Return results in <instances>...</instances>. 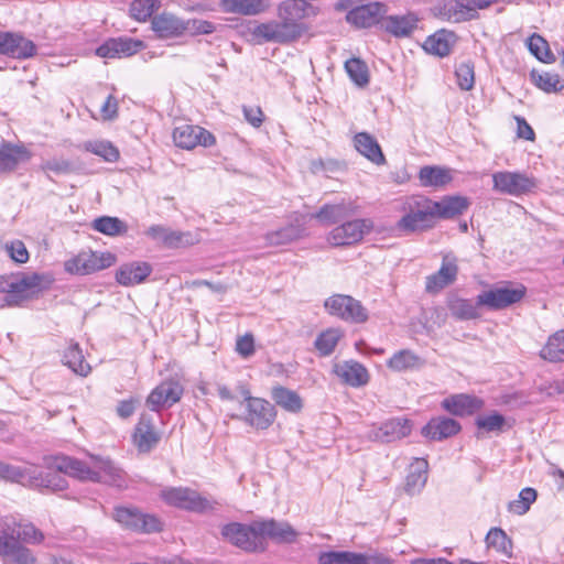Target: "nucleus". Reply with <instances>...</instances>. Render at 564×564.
Masks as SVG:
<instances>
[{
  "label": "nucleus",
  "instance_id": "c9c22d12",
  "mask_svg": "<svg viewBox=\"0 0 564 564\" xmlns=\"http://www.w3.org/2000/svg\"><path fill=\"white\" fill-rule=\"evenodd\" d=\"M447 306L451 314L457 319L469 321L480 317L478 312L480 305H477V302L473 303L469 300L452 296L447 301Z\"/></svg>",
  "mask_w": 564,
  "mask_h": 564
},
{
  "label": "nucleus",
  "instance_id": "9b49d317",
  "mask_svg": "<svg viewBox=\"0 0 564 564\" xmlns=\"http://www.w3.org/2000/svg\"><path fill=\"white\" fill-rule=\"evenodd\" d=\"M113 517L117 522L131 530L145 533L161 530V522L156 517L144 514L133 508L118 507L115 509Z\"/></svg>",
  "mask_w": 564,
  "mask_h": 564
},
{
  "label": "nucleus",
  "instance_id": "58836bf2",
  "mask_svg": "<svg viewBox=\"0 0 564 564\" xmlns=\"http://www.w3.org/2000/svg\"><path fill=\"white\" fill-rule=\"evenodd\" d=\"M272 399L279 406L291 413H299L303 408L299 393L284 387L274 388Z\"/></svg>",
  "mask_w": 564,
  "mask_h": 564
},
{
  "label": "nucleus",
  "instance_id": "49530a36",
  "mask_svg": "<svg viewBox=\"0 0 564 564\" xmlns=\"http://www.w3.org/2000/svg\"><path fill=\"white\" fill-rule=\"evenodd\" d=\"M458 265L454 256L446 254L443 257L440 270L429 278L427 282H453L457 278Z\"/></svg>",
  "mask_w": 564,
  "mask_h": 564
},
{
  "label": "nucleus",
  "instance_id": "de8ad7c7",
  "mask_svg": "<svg viewBox=\"0 0 564 564\" xmlns=\"http://www.w3.org/2000/svg\"><path fill=\"white\" fill-rule=\"evenodd\" d=\"M341 336L343 333L338 328H328L317 336L315 348L321 355L328 356L334 351Z\"/></svg>",
  "mask_w": 564,
  "mask_h": 564
},
{
  "label": "nucleus",
  "instance_id": "5fc2aeb1",
  "mask_svg": "<svg viewBox=\"0 0 564 564\" xmlns=\"http://www.w3.org/2000/svg\"><path fill=\"white\" fill-rule=\"evenodd\" d=\"M159 7L160 0H133L130 4V15L137 21L144 22Z\"/></svg>",
  "mask_w": 564,
  "mask_h": 564
},
{
  "label": "nucleus",
  "instance_id": "5701e85b",
  "mask_svg": "<svg viewBox=\"0 0 564 564\" xmlns=\"http://www.w3.org/2000/svg\"><path fill=\"white\" fill-rule=\"evenodd\" d=\"M335 373L348 386L359 388L369 381V373L360 362L350 360L336 365Z\"/></svg>",
  "mask_w": 564,
  "mask_h": 564
},
{
  "label": "nucleus",
  "instance_id": "338daca9",
  "mask_svg": "<svg viewBox=\"0 0 564 564\" xmlns=\"http://www.w3.org/2000/svg\"><path fill=\"white\" fill-rule=\"evenodd\" d=\"M237 351L242 357H249L254 352V340L253 336L250 334H246L237 339L236 344Z\"/></svg>",
  "mask_w": 564,
  "mask_h": 564
},
{
  "label": "nucleus",
  "instance_id": "72a5a7b5",
  "mask_svg": "<svg viewBox=\"0 0 564 564\" xmlns=\"http://www.w3.org/2000/svg\"><path fill=\"white\" fill-rule=\"evenodd\" d=\"M152 268L148 262L133 261L122 264L116 274L117 282H142L145 280Z\"/></svg>",
  "mask_w": 564,
  "mask_h": 564
},
{
  "label": "nucleus",
  "instance_id": "a19ab883",
  "mask_svg": "<svg viewBox=\"0 0 564 564\" xmlns=\"http://www.w3.org/2000/svg\"><path fill=\"white\" fill-rule=\"evenodd\" d=\"M540 356L549 361L564 360V329L551 335L540 351Z\"/></svg>",
  "mask_w": 564,
  "mask_h": 564
},
{
  "label": "nucleus",
  "instance_id": "4468645a",
  "mask_svg": "<svg viewBox=\"0 0 564 564\" xmlns=\"http://www.w3.org/2000/svg\"><path fill=\"white\" fill-rule=\"evenodd\" d=\"M44 290V284H0L2 306L23 305L37 299Z\"/></svg>",
  "mask_w": 564,
  "mask_h": 564
},
{
  "label": "nucleus",
  "instance_id": "69168bd1",
  "mask_svg": "<svg viewBox=\"0 0 564 564\" xmlns=\"http://www.w3.org/2000/svg\"><path fill=\"white\" fill-rule=\"evenodd\" d=\"M242 112L245 119L254 128H259L263 122V112L260 107L256 106H243Z\"/></svg>",
  "mask_w": 564,
  "mask_h": 564
},
{
  "label": "nucleus",
  "instance_id": "ddd939ff",
  "mask_svg": "<svg viewBox=\"0 0 564 564\" xmlns=\"http://www.w3.org/2000/svg\"><path fill=\"white\" fill-rule=\"evenodd\" d=\"M223 535L236 546L246 551H258L262 549L260 534L254 530V522L250 525L230 523L223 528Z\"/></svg>",
  "mask_w": 564,
  "mask_h": 564
},
{
  "label": "nucleus",
  "instance_id": "423d86ee",
  "mask_svg": "<svg viewBox=\"0 0 564 564\" xmlns=\"http://www.w3.org/2000/svg\"><path fill=\"white\" fill-rule=\"evenodd\" d=\"M116 257L110 252L83 251L73 259L65 262V270L73 274H90L111 267Z\"/></svg>",
  "mask_w": 564,
  "mask_h": 564
},
{
  "label": "nucleus",
  "instance_id": "a878e982",
  "mask_svg": "<svg viewBox=\"0 0 564 564\" xmlns=\"http://www.w3.org/2000/svg\"><path fill=\"white\" fill-rule=\"evenodd\" d=\"M442 405L449 413L463 416L478 411L482 402L475 397L462 393L444 399Z\"/></svg>",
  "mask_w": 564,
  "mask_h": 564
},
{
  "label": "nucleus",
  "instance_id": "aec40b11",
  "mask_svg": "<svg viewBox=\"0 0 564 564\" xmlns=\"http://www.w3.org/2000/svg\"><path fill=\"white\" fill-rule=\"evenodd\" d=\"M161 440L160 433L155 430L152 417L141 414L134 429L133 443L140 453H149Z\"/></svg>",
  "mask_w": 564,
  "mask_h": 564
},
{
  "label": "nucleus",
  "instance_id": "6ab92c4d",
  "mask_svg": "<svg viewBox=\"0 0 564 564\" xmlns=\"http://www.w3.org/2000/svg\"><path fill=\"white\" fill-rule=\"evenodd\" d=\"M143 48V42L130 37L109 39L96 50L104 58L131 56Z\"/></svg>",
  "mask_w": 564,
  "mask_h": 564
},
{
  "label": "nucleus",
  "instance_id": "774afa93",
  "mask_svg": "<svg viewBox=\"0 0 564 564\" xmlns=\"http://www.w3.org/2000/svg\"><path fill=\"white\" fill-rule=\"evenodd\" d=\"M514 120L517 121V137L528 141H534L535 133L527 120L520 116H514Z\"/></svg>",
  "mask_w": 564,
  "mask_h": 564
},
{
  "label": "nucleus",
  "instance_id": "09e8293b",
  "mask_svg": "<svg viewBox=\"0 0 564 564\" xmlns=\"http://www.w3.org/2000/svg\"><path fill=\"white\" fill-rule=\"evenodd\" d=\"M434 205H437L436 215L451 218L462 214L468 207V202L466 198L457 196L445 199L442 203H434Z\"/></svg>",
  "mask_w": 564,
  "mask_h": 564
},
{
  "label": "nucleus",
  "instance_id": "e433bc0d",
  "mask_svg": "<svg viewBox=\"0 0 564 564\" xmlns=\"http://www.w3.org/2000/svg\"><path fill=\"white\" fill-rule=\"evenodd\" d=\"M423 186L442 187L452 181L451 170L440 166H424L419 173Z\"/></svg>",
  "mask_w": 564,
  "mask_h": 564
},
{
  "label": "nucleus",
  "instance_id": "6e6552de",
  "mask_svg": "<svg viewBox=\"0 0 564 564\" xmlns=\"http://www.w3.org/2000/svg\"><path fill=\"white\" fill-rule=\"evenodd\" d=\"M274 406L267 400L246 397V414L242 420L257 430H267L275 420Z\"/></svg>",
  "mask_w": 564,
  "mask_h": 564
},
{
  "label": "nucleus",
  "instance_id": "4d7b16f0",
  "mask_svg": "<svg viewBox=\"0 0 564 564\" xmlns=\"http://www.w3.org/2000/svg\"><path fill=\"white\" fill-rule=\"evenodd\" d=\"M17 542H25L30 544H40L44 540L42 531L36 529L34 524L30 522H23L21 531L15 535Z\"/></svg>",
  "mask_w": 564,
  "mask_h": 564
},
{
  "label": "nucleus",
  "instance_id": "8fccbe9b",
  "mask_svg": "<svg viewBox=\"0 0 564 564\" xmlns=\"http://www.w3.org/2000/svg\"><path fill=\"white\" fill-rule=\"evenodd\" d=\"M345 69L349 78L358 86L362 87L369 83V73L367 65L359 58H350L345 63Z\"/></svg>",
  "mask_w": 564,
  "mask_h": 564
},
{
  "label": "nucleus",
  "instance_id": "b1692460",
  "mask_svg": "<svg viewBox=\"0 0 564 564\" xmlns=\"http://www.w3.org/2000/svg\"><path fill=\"white\" fill-rule=\"evenodd\" d=\"M460 431L459 423L451 417L438 416L432 419L422 430L423 435L434 441L451 437Z\"/></svg>",
  "mask_w": 564,
  "mask_h": 564
},
{
  "label": "nucleus",
  "instance_id": "7ed1b4c3",
  "mask_svg": "<svg viewBox=\"0 0 564 564\" xmlns=\"http://www.w3.org/2000/svg\"><path fill=\"white\" fill-rule=\"evenodd\" d=\"M437 205L425 197H410L404 203L405 215L399 220L398 227L405 231L421 230L430 227L436 216Z\"/></svg>",
  "mask_w": 564,
  "mask_h": 564
},
{
  "label": "nucleus",
  "instance_id": "f3484780",
  "mask_svg": "<svg viewBox=\"0 0 564 564\" xmlns=\"http://www.w3.org/2000/svg\"><path fill=\"white\" fill-rule=\"evenodd\" d=\"M254 530L260 534V540L269 538L278 543H292L297 536V532L288 522L273 519L254 521Z\"/></svg>",
  "mask_w": 564,
  "mask_h": 564
},
{
  "label": "nucleus",
  "instance_id": "7c9ffc66",
  "mask_svg": "<svg viewBox=\"0 0 564 564\" xmlns=\"http://www.w3.org/2000/svg\"><path fill=\"white\" fill-rule=\"evenodd\" d=\"M417 21L416 15L412 13L405 15H389L383 20L382 26L394 36H408L416 29Z\"/></svg>",
  "mask_w": 564,
  "mask_h": 564
},
{
  "label": "nucleus",
  "instance_id": "f8f14e48",
  "mask_svg": "<svg viewBox=\"0 0 564 564\" xmlns=\"http://www.w3.org/2000/svg\"><path fill=\"white\" fill-rule=\"evenodd\" d=\"M173 141L176 147L191 150L197 145H213L215 143V137L199 126L183 123L174 128Z\"/></svg>",
  "mask_w": 564,
  "mask_h": 564
},
{
  "label": "nucleus",
  "instance_id": "c03bdc74",
  "mask_svg": "<svg viewBox=\"0 0 564 564\" xmlns=\"http://www.w3.org/2000/svg\"><path fill=\"white\" fill-rule=\"evenodd\" d=\"M93 229L107 236H118L127 231V225L117 217L101 216L91 224Z\"/></svg>",
  "mask_w": 564,
  "mask_h": 564
},
{
  "label": "nucleus",
  "instance_id": "680f3d73",
  "mask_svg": "<svg viewBox=\"0 0 564 564\" xmlns=\"http://www.w3.org/2000/svg\"><path fill=\"white\" fill-rule=\"evenodd\" d=\"M8 256L18 263H25L29 260V251L21 240H14L6 245Z\"/></svg>",
  "mask_w": 564,
  "mask_h": 564
},
{
  "label": "nucleus",
  "instance_id": "3c124183",
  "mask_svg": "<svg viewBox=\"0 0 564 564\" xmlns=\"http://www.w3.org/2000/svg\"><path fill=\"white\" fill-rule=\"evenodd\" d=\"M529 51L541 62L552 63L555 61L550 52L547 42L539 34H533L528 39Z\"/></svg>",
  "mask_w": 564,
  "mask_h": 564
},
{
  "label": "nucleus",
  "instance_id": "20e7f679",
  "mask_svg": "<svg viewBox=\"0 0 564 564\" xmlns=\"http://www.w3.org/2000/svg\"><path fill=\"white\" fill-rule=\"evenodd\" d=\"M161 498L170 506L186 509L194 512L214 510L219 505L200 496L197 491L183 487H171L161 491Z\"/></svg>",
  "mask_w": 564,
  "mask_h": 564
},
{
  "label": "nucleus",
  "instance_id": "9d476101",
  "mask_svg": "<svg viewBox=\"0 0 564 564\" xmlns=\"http://www.w3.org/2000/svg\"><path fill=\"white\" fill-rule=\"evenodd\" d=\"M525 288L509 289L499 288L495 290L484 291L477 295V305H481L491 311L503 310L514 303L520 302L525 295Z\"/></svg>",
  "mask_w": 564,
  "mask_h": 564
},
{
  "label": "nucleus",
  "instance_id": "e2e57ef3",
  "mask_svg": "<svg viewBox=\"0 0 564 564\" xmlns=\"http://www.w3.org/2000/svg\"><path fill=\"white\" fill-rule=\"evenodd\" d=\"M340 167V163L336 160H322V159H317V160H313L311 162V165H310V170L312 171V173L314 174H317V173H322V172H335L337 170H339Z\"/></svg>",
  "mask_w": 564,
  "mask_h": 564
},
{
  "label": "nucleus",
  "instance_id": "f704fd0d",
  "mask_svg": "<svg viewBox=\"0 0 564 564\" xmlns=\"http://www.w3.org/2000/svg\"><path fill=\"white\" fill-rule=\"evenodd\" d=\"M220 8L226 13L257 15L267 8L260 0H220Z\"/></svg>",
  "mask_w": 564,
  "mask_h": 564
},
{
  "label": "nucleus",
  "instance_id": "c85d7f7f",
  "mask_svg": "<svg viewBox=\"0 0 564 564\" xmlns=\"http://www.w3.org/2000/svg\"><path fill=\"white\" fill-rule=\"evenodd\" d=\"M429 463L424 458H415L410 465L409 474L405 479V491L409 495L419 494L427 480Z\"/></svg>",
  "mask_w": 564,
  "mask_h": 564
},
{
  "label": "nucleus",
  "instance_id": "0e129e2a",
  "mask_svg": "<svg viewBox=\"0 0 564 564\" xmlns=\"http://www.w3.org/2000/svg\"><path fill=\"white\" fill-rule=\"evenodd\" d=\"M21 478H23L21 467L0 462V479L17 482V480H21Z\"/></svg>",
  "mask_w": 564,
  "mask_h": 564
},
{
  "label": "nucleus",
  "instance_id": "2eb2a0df",
  "mask_svg": "<svg viewBox=\"0 0 564 564\" xmlns=\"http://www.w3.org/2000/svg\"><path fill=\"white\" fill-rule=\"evenodd\" d=\"M36 52L35 44L15 32L0 31V55L13 58H29Z\"/></svg>",
  "mask_w": 564,
  "mask_h": 564
},
{
  "label": "nucleus",
  "instance_id": "393cba45",
  "mask_svg": "<svg viewBox=\"0 0 564 564\" xmlns=\"http://www.w3.org/2000/svg\"><path fill=\"white\" fill-rule=\"evenodd\" d=\"M355 149L369 161L377 165L386 163V158L378 141L367 132H359L354 137Z\"/></svg>",
  "mask_w": 564,
  "mask_h": 564
},
{
  "label": "nucleus",
  "instance_id": "a18cd8bd",
  "mask_svg": "<svg viewBox=\"0 0 564 564\" xmlns=\"http://www.w3.org/2000/svg\"><path fill=\"white\" fill-rule=\"evenodd\" d=\"M361 553L349 551H328L319 554V564H361Z\"/></svg>",
  "mask_w": 564,
  "mask_h": 564
},
{
  "label": "nucleus",
  "instance_id": "dca6fc26",
  "mask_svg": "<svg viewBox=\"0 0 564 564\" xmlns=\"http://www.w3.org/2000/svg\"><path fill=\"white\" fill-rule=\"evenodd\" d=\"M182 394L183 387L177 381H164L151 391L147 398V405L152 411H159L180 401Z\"/></svg>",
  "mask_w": 564,
  "mask_h": 564
},
{
  "label": "nucleus",
  "instance_id": "f03ea898",
  "mask_svg": "<svg viewBox=\"0 0 564 564\" xmlns=\"http://www.w3.org/2000/svg\"><path fill=\"white\" fill-rule=\"evenodd\" d=\"M316 7H305L296 2L284 1L278 7V18L249 28V33L258 44L290 43L307 32V26L301 20L308 15H316Z\"/></svg>",
  "mask_w": 564,
  "mask_h": 564
},
{
  "label": "nucleus",
  "instance_id": "f257e3e1",
  "mask_svg": "<svg viewBox=\"0 0 564 564\" xmlns=\"http://www.w3.org/2000/svg\"><path fill=\"white\" fill-rule=\"evenodd\" d=\"M44 460L48 473L44 475L36 468L21 467L23 478L17 482L62 491L68 486L66 478L61 475L64 474L84 481L104 482L118 488L124 486L122 470L109 459L90 457L89 462H83L61 455L45 457Z\"/></svg>",
  "mask_w": 564,
  "mask_h": 564
},
{
  "label": "nucleus",
  "instance_id": "473e14b6",
  "mask_svg": "<svg viewBox=\"0 0 564 564\" xmlns=\"http://www.w3.org/2000/svg\"><path fill=\"white\" fill-rule=\"evenodd\" d=\"M26 159H29V153L25 149L3 143L0 147V174L14 171L18 164Z\"/></svg>",
  "mask_w": 564,
  "mask_h": 564
},
{
  "label": "nucleus",
  "instance_id": "603ef678",
  "mask_svg": "<svg viewBox=\"0 0 564 564\" xmlns=\"http://www.w3.org/2000/svg\"><path fill=\"white\" fill-rule=\"evenodd\" d=\"M536 496L538 494L535 489L531 487L523 488L519 494V499L509 503L508 510L514 514L522 516L529 511L530 506L535 501Z\"/></svg>",
  "mask_w": 564,
  "mask_h": 564
},
{
  "label": "nucleus",
  "instance_id": "13d9d810",
  "mask_svg": "<svg viewBox=\"0 0 564 564\" xmlns=\"http://www.w3.org/2000/svg\"><path fill=\"white\" fill-rule=\"evenodd\" d=\"M41 170L55 175L68 174L73 171L72 163L64 159H50L42 163Z\"/></svg>",
  "mask_w": 564,
  "mask_h": 564
},
{
  "label": "nucleus",
  "instance_id": "0eeeda50",
  "mask_svg": "<svg viewBox=\"0 0 564 564\" xmlns=\"http://www.w3.org/2000/svg\"><path fill=\"white\" fill-rule=\"evenodd\" d=\"M372 229L369 219H354L335 227L328 235V242L332 246H349L360 241L364 236Z\"/></svg>",
  "mask_w": 564,
  "mask_h": 564
},
{
  "label": "nucleus",
  "instance_id": "2f4dec72",
  "mask_svg": "<svg viewBox=\"0 0 564 564\" xmlns=\"http://www.w3.org/2000/svg\"><path fill=\"white\" fill-rule=\"evenodd\" d=\"M456 43V35L445 30L429 36L424 43L426 52L444 57L448 55Z\"/></svg>",
  "mask_w": 564,
  "mask_h": 564
},
{
  "label": "nucleus",
  "instance_id": "052dcab7",
  "mask_svg": "<svg viewBox=\"0 0 564 564\" xmlns=\"http://www.w3.org/2000/svg\"><path fill=\"white\" fill-rule=\"evenodd\" d=\"M478 429L486 432L501 431L505 425V417L501 414L492 413L487 416H481L476 420Z\"/></svg>",
  "mask_w": 564,
  "mask_h": 564
},
{
  "label": "nucleus",
  "instance_id": "bf43d9fd",
  "mask_svg": "<svg viewBox=\"0 0 564 564\" xmlns=\"http://www.w3.org/2000/svg\"><path fill=\"white\" fill-rule=\"evenodd\" d=\"M22 524L23 522L13 516L4 517L0 522V536H3L9 541H17L15 535L21 531Z\"/></svg>",
  "mask_w": 564,
  "mask_h": 564
},
{
  "label": "nucleus",
  "instance_id": "6e6d98bb",
  "mask_svg": "<svg viewBox=\"0 0 564 564\" xmlns=\"http://www.w3.org/2000/svg\"><path fill=\"white\" fill-rule=\"evenodd\" d=\"M457 84L463 90H470L475 84L474 64L470 62H463L457 65L455 70Z\"/></svg>",
  "mask_w": 564,
  "mask_h": 564
},
{
  "label": "nucleus",
  "instance_id": "cd10ccee",
  "mask_svg": "<svg viewBox=\"0 0 564 564\" xmlns=\"http://www.w3.org/2000/svg\"><path fill=\"white\" fill-rule=\"evenodd\" d=\"M0 555L14 564H34L36 558L32 551L17 541L0 536Z\"/></svg>",
  "mask_w": 564,
  "mask_h": 564
},
{
  "label": "nucleus",
  "instance_id": "bb28decb",
  "mask_svg": "<svg viewBox=\"0 0 564 564\" xmlns=\"http://www.w3.org/2000/svg\"><path fill=\"white\" fill-rule=\"evenodd\" d=\"M438 14L442 19L459 23L475 19L473 9L465 0H446L440 8Z\"/></svg>",
  "mask_w": 564,
  "mask_h": 564
},
{
  "label": "nucleus",
  "instance_id": "79ce46f5",
  "mask_svg": "<svg viewBox=\"0 0 564 564\" xmlns=\"http://www.w3.org/2000/svg\"><path fill=\"white\" fill-rule=\"evenodd\" d=\"M486 543L488 547L496 550L498 553L507 557L512 556V542L502 529H490L486 535Z\"/></svg>",
  "mask_w": 564,
  "mask_h": 564
},
{
  "label": "nucleus",
  "instance_id": "ea45409f",
  "mask_svg": "<svg viewBox=\"0 0 564 564\" xmlns=\"http://www.w3.org/2000/svg\"><path fill=\"white\" fill-rule=\"evenodd\" d=\"M63 364L75 373L84 377L91 370L89 364L85 361L83 351L78 344H70L66 348L63 355Z\"/></svg>",
  "mask_w": 564,
  "mask_h": 564
},
{
  "label": "nucleus",
  "instance_id": "412c9836",
  "mask_svg": "<svg viewBox=\"0 0 564 564\" xmlns=\"http://www.w3.org/2000/svg\"><path fill=\"white\" fill-rule=\"evenodd\" d=\"M152 29L161 39L174 37L189 29V22H185L170 12H162L152 19Z\"/></svg>",
  "mask_w": 564,
  "mask_h": 564
},
{
  "label": "nucleus",
  "instance_id": "4c0bfd02",
  "mask_svg": "<svg viewBox=\"0 0 564 564\" xmlns=\"http://www.w3.org/2000/svg\"><path fill=\"white\" fill-rule=\"evenodd\" d=\"M354 212L351 204H346L344 200L337 204H326L317 213L311 217L318 219L321 223L333 224L339 219L348 216Z\"/></svg>",
  "mask_w": 564,
  "mask_h": 564
},
{
  "label": "nucleus",
  "instance_id": "4be33fe9",
  "mask_svg": "<svg viewBox=\"0 0 564 564\" xmlns=\"http://www.w3.org/2000/svg\"><path fill=\"white\" fill-rule=\"evenodd\" d=\"M384 12V4L370 2L349 10L346 20L358 28H369L376 24Z\"/></svg>",
  "mask_w": 564,
  "mask_h": 564
},
{
  "label": "nucleus",
  "instance_id": "39448f33",
  "mask_svg": "<svg viewBox=\"0 0 564 564\" xmlns=\"http://www.w3.org/2000/svg\"><path fill=\"white\" fill-rule=\"evenodd\" d=\"M536 187L534 177L522 172L500 171L492 174V189L505 195L519 197Z\"/></svg>",
  "mask_w": 564,
  "mask_h": 564
},
{
  "label": "nucleus",
  "instance_id": "1a4fd4ad",
  "mask_svg": "<svg viewBox=\"0 0 564 564\" xmlns=\"http://www.w3.org/2000/svg\"><path fill=\"white\" fill-rule=\"evenodd\" d=\"M329 314L352 323H364L368 315L361 304L349 295H333L325 302Z\"/></svg>",
  "mask_w": 564,
  "mask_h": 564
},
{
  "label": "nucleus",
  "instance_id": "c756f323",
  "mask_svg": "<svg viewBox=\"0 0 564 564\" xmlns=\"http://www.w3.org/2000/svg\"><path fill=\"white\" fill-rule=\"evenodd\" d=\"M425 365V360L410 349H401L387 361V367L395 372L417 370Z\"/></svg>",
  "mask_w": 564,
  "mask_h": 564
},
{
  "label": "nucleus",
  "instance_id": "a211bd4d",
  "mask_svg": "<svg viewBox=\"0 0 564 564\" xmlns=\"http://www.w3.org/2000/svg\"><path fill=\"white\" fill-rule=\"evenodd\" d=\"M411 433L410 421L392 419L369 431L368 437L381 443H390L408 436Z\"/></svg>",
  "mask_w": 564,
  "mask_h": 564
},
{
  "label": "nucleus",
  "instance_id": "864d4df0",
  "mask_svg": "<svg viewBox=\"0 0 564 564\" xmlns=\"http://www.w3.org/2000/svg\"><path fill=\"white\" fill-rule=\"evenodd\" d=\"M84 148L108 162H116L119 159L118 149L108 141H89L84 144Z\"/></svg>",
  "mask_w": 564,
  "mask_h": 564
},
{
  "label": "nucleus",
  "instance_id": "37998d69",
  "mask_svg": "<svg viewBox=\"0 0 564 564\" xmlns=\"http://www.w3.org/2000/svg\"><path fill=\"white\" fill-rule=\"evenodd\" d=\"M532 83L541 90L550 94L557 93L564 88V84L561 83L558 74L532 70L530 74Z\"/></svg>",
  "mask_w": 564,
  "mask_h": 564
}]
</instances>
